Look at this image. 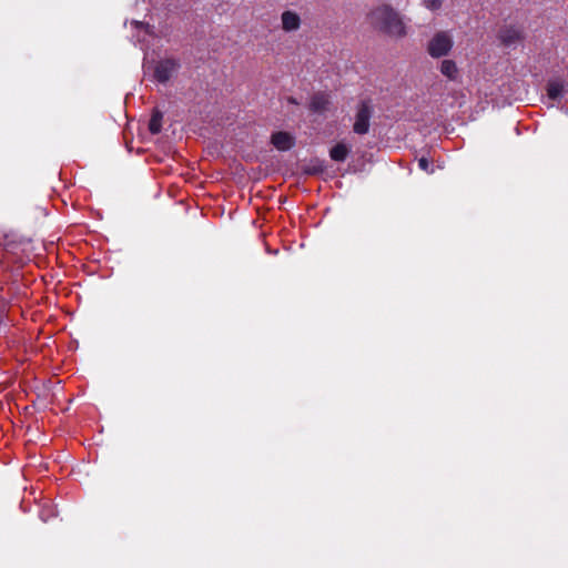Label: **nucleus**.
<instances>
[{
  "instance_id": "3",
  "label": "nucleus",
  "mask_w": 568,
  "mask_h": 568,
  "mask_svg": "<svg viewBox=\"0 0 568 568\" xmlns=\"http://www.w3.org/2000/svg\"><path fill=\"white\" fill-rule=\"evenodd\" d=\"M372 110L367 102L363 101L357 108L353 130L356 134H365L369 129Z\"/></svg>"
},
{
  "instance_id": "8",
  "label": "nucleus",
  "mask_w": 568,
  "mask_h": 568,
  "mask_svg": "<svg viewBox=\"0 0 568 568\" xmlns=\"http://www.w3.org/2000/svg\"><path fill=\"white\" fill-rule=\"evenodd\" d=\"M329 99L326 94L318 93L315 94L310 103L311 110L314 112H324L328 109Z\"/></svg>"
},
{
  "instance_id": "13",
  "label": "nucleus",
  "mask_w": 568,
  "mask_h": 568,
  "mask_svg": "<svg viewBox=\"0 0 568 568\" xmlns=\"http://www.w3.org/2000/svg\"><path fill=\"white\" fill-rule=\"evenodd\" d=\"M443 0H424V6L432 11L438 10L442 7Z\"/></svg>"
},
{
  "instance_id": "6",
  "label": "nucleus",
  "mask_w": 568,
  "mask_h": 568,
  "mask_svg": "<svg viewBox=\"0 0 568 568\" xmlns=\"http://www.w3.org/2000/svg\"><path fill=\"white\" fill-rule=\"evenodd\" d=\"M282 28L286 32L296 31L301 27L300 16L291 10H286L281 16Z\"/></svg>"
},
{
  "instance_id": "14",
  "label": "nucleus",
  "mask_w": 568,
  "mask_h": 568,
  "mask_svg": "<svg viewBox=\"0 0 568 568\" xmlns=\"http://www.w3.org/2000/svg\"><path fill=\"white\" fill-rule=\"evenodd\" d=\"M418 166H419L422 170L426 171V172H432V171H433V170L430 169V163H429V161H428L426 158H420V159L418 160Z\"/></svg>"
},
{
  "instance_id": "4",
  "label": "nucleus",
  "mask_w": 568,
  "mask_h": 568,
  "mask_svg": "<svg viewBox=\"0 0 568 568\" xmlns=\"http://www.w3.org/2000/svg\"><path fill=\"white\" fill-rule=\"evenodd\" d=\"M179 63L174 59H165L160 61L154 69V78L159 82H166L178 71Z\"/></svg>"
},
{
  "instance_id": "7",
  "label": "nucleus",
  "mask_w": 568,
  "mask_h": 568,
  "mask_svg": "<svg viewBox=\"0 0 568 568\" xmlns=\"http://www.w3.org/2000/svg\"><path fill=\"white\" fill-rule=\"evenodd\" d=\"M440 72L444 77H446L448 80L455 81L458 78L459 71L455 63V61L446 59L443 60L440 63Z\"/></svg>"
},
{
  "instance_id": "12",
  "label": "nucleus",
  "mask_w": 568,
  "mask_h": 568,
  "mask_svg": "<svg viewBox=\"0 0 568 568\" xmlns=\"http://www.w3.org/2000/svg\"><path fill=\"white\" fill-rule=\"evenodd\" d=\"M519 38H520V33H519V31H517L515 29L505 30L500 34V39L503 40V42L508 43V44L516 42L517 40H519Z\"/></svg>"
},
{
  "instance_id": "5",
  "label": "nucleus",
  "mask_w": 568,
  "mask_h": 568,
  "mask_svg": "<svg viewBox=\"0 0 568 568\" xmlns=\"http://www.w3.org/2000/svg\"><path fill=\"white\" fill-rule=\"evenodd\" d=\"M271 143L278 151H288L294 146L295 138L288 132L278 131L271 135Z\"/></svg>"
},
{
  "instance_id": "9",
  "label": "nucleus",
  "mask_w": 568,
  "mask_h": 568,
  "mask_svg": "<svg viewBox=\"0 0 568 568\" xmlns=\"http://www.w3.org/2000/svg\"><path fill=\"white\" fill-rule=\"evenodd\" d=\"M349 153V148L345 143H337L329 151V156L336 162H343L346 160Z\"/></svg>"
},
{
  "instance_id": "11",
  "label": "nucleus",
  "mask_w": 568,
  "mask_h": 568,
  "mask_svg": "<svg viewBox=\"0 0 568 568\" xmlns=\"http://www.w3.org/2000/svg\"><path fill=\"white\" fill-rule=\"evenodd\" d=\"M562 90L564 85L559 81H551L548 83L547 93L548 97L552 100L558 99L561 95Z\"/></svg>"
},
{
  "instance_id": "10",
  "label": "nucleus",
  "mask_w": 568,
  "mask_h": 568,
  "mask_svg": "<svg viewBox=\"0 0 568 568\" xmlns=\"http://www.w3.org/2000/svg\"><path fill=\"white\" fill-rule=\"evenodd\" d=\"M162 113L154 111L149 122V130L153 134H158L162 129Z\"/></svg>"
},
{
  "instance_id": "2",
  "label": "nucleus",
  "mask_w": 568,
  "mask_h": 568,
  "mask_svg": "<svg viewBox=\"0 0 568 568\" xmlns=\"http://www.w3.org/2000/svg\"><path fill=\"white\" fill-rule=\"evenodd\" d=\"M452 48V37L447 32H438L429 41L427 51L433 58H440L447 55Z\"/></svg>"
},
{
  "instance_id": "1",
  "label": "nucleus",
  "mask_w": 568,
  "mask_h": 568,
  "mask_svg": "<svg viewBox=\"0 0 568 568\" xmlns=\"http://www.w3.org/2000/svg\"><path fill=\"white\" fill-rule=\"evenodd\" d=\"M368 20L375 29L389 37L403 38L407 34V24L404 18L390 6H377L368 13Z\"/></svg>"
}]
</instances>
